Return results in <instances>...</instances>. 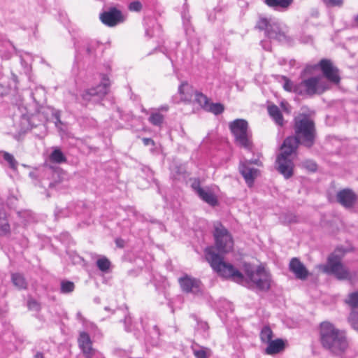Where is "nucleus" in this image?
Returning <instances> with one entry per match:
<instances>
[{
    "label": "nucleus",
    "mask_w": 358,
    "mask_h": 358,
    "mask_svg": "<svg viewBox=\"0 0 358 358\" xmlns=\"http://www.w3.org/2000/svg\"><path fill=\"white\" fill-rule=\"evenodd\" d=\"M268 346L265 350L266 355H272L282 351L285 348V343L280 338L271 341L267 343Z\"/></svg>",
    "instance_id": "obj_20"
},
{
    "label": "nucleus",
    "mask_w": 358,
    "mask_h": 358,
    "mask_svg": "<svg viewBox=\"0 0 358 358\" xmlns=\"http://www.w3.org/2000/svg\"><path fill=\"white\" fill-rule=\"evenodd\" d=\"M301 166L302 168L306 169L307 171L310 172H315L317 171L316 163L311 159H306L301 162Z\"/></svg>",
    "instance_id": "obj_34"
},
{
    "label": "nucleus",
    "mask_w": 358,
    "mask_h": 358,
    "mask_svg": "<svg viewBox=\"0 0 358 358\" xmlns=\"http://www.w3.org/2000/svg\"><path fill=\"white\" fill-rule=\"evenodd\" d=\"M143 141L145 145H154V141L149 138H144Z\"/></svg>",
    "instance_id": "obj_46"
},
{
    "label": "nucleus",
    "mask_w": 358,
    "mask_h": 358,
    "mask_svg": "<svg viewBox=\"0 0 358 358\" xmlns=\"http://www.w3.org/2000/svg\"><path fill=\"white\" fill-rule=\"evenodd\" d=\"M86 51H87L88 55H90V54L92 53V48L90 45H88L87 47Z\"/></svg>",
    "instance_id": "obj_47"
},
{
    "label": "nucleus",
    "mask_w": 358,
    "mask_h": 358,
    "mask_svg": "<svg viewBox=\"0 0 358 358\" xmlns=\"http://www.w3.org/2000/svg\"><path fill=\"white\" fill-rule=\"evenodd\" d=\"M192 188L194 191L197 194V195L200 193V190H203L204 188L201 187V182L199 179L195 178L191 184Z\"/></svg>",
    "instance_id": "obj_37"
},
{
    "label": "nucleus",
    "mask_w": 358,
    "mask_h": 358,
    "mask_svg": "<svg viewBox=\"0 0 358 358\" xmlns=\"http://www.w3.org/2000/svg\"><path fill=\"white\" fill-rule=\"evenodd\" d=\"M75 285L73 282L63 280L60 283V292L62 294H69L73 292Z\"/></svg>",
    "instance_id": "obj_27"
},
{
    "label": "nucleus",
    "mask_w": 358,
    "mask_h": 358,
    "mask_svg": "<svg viewBox=\"0 0 358 358\" xmlns=\"http://www.w3.org/2000/svg\"><path fill=\"white\" fill-rule=\"evenodd\" d=\"M35 358H43V353L38 352V353L35 355Z\"/></svg>",
    "instance_id": "obj_48"
},
{
    "label": "nucleus",
    "mask_w": 358,
    "mask_h": 358,
    "mask_svg": "<svg viewBox=\"0 0 358 358\" xmlns=\"http://www.w3.org/2000/svg\"><path fill=\"white\" fill-rule=\"evenodd\" d=\"M320 337L322 347L334 355H343L348 348L345 332L329 322L320 324Z\"/></svg>",
    "instance_id": "obj_4"
},
{
    "label": "nucleus",
    "mask_w": 358,
    "mask_h": 358,
    "mask_svg": "<svg viewBox=\"0 0 358 358\" xmlns=\"http://www.w3.org/2000/svg\"><path fill=\"white\" fill-rule=\"evenodd\" d=\"M96 266L100 271L106 272L110 268V262L103 257L96 261Z\"/></svg>",
    "instance_id": "obj_32"
},
{
    "label": "nucleus",
    "mask_w": 358,
    "mask_h": 358,
    "mask_svg": "<svg viewBox=\"0 0 358 358\" xmlns=\"http://www.w3.org/2000/svg\"><path fill=\"white\" fill-rule=\"evenodd\" d=\"M346 303L352 308L358 307V290L350 293L348 295V299L346 300Z\"/></svg>",
    "instance_id": "obj_35"
},
{
    "label": "nucleus",
    "mask_w": 358,
    "mask_h": 358,
    "mask_svg": "<svg viewBox=\"0 0 358 358\" xmlns=\"http://www.w3.org/2000/svg\"><path fill=\"white\" fill-rule=\"evenodd\" d=\"M357 195L351 189H343L340 190L336 194V200L338 203L346 208H352L356 201Z\"/></svg>",
    "instance_id": "obj_13"
},
{
    "label": "nucleus",
    "mask_w": 358,
    "mask_h": 358,
    "mask_svg": "<svg viewBox=\"0 0 358 358\" xmlns=\"http://www.w3.org/2000/svg\"><path fill=\"white\" fill-rule=\"evenodd\" d=\"M77 315H78V317H80V316H81V313H78L77 314Z\"/></svg>",
    "instance_id": "obj_52"
},
{
    "label": "nucleus",
    "mask_w": 358,
    "mask_h": 358,
    "mask_svg": "<svg viewBox=\"0 0 358 358\" xmlns=\"http://www.w3.org/2000/svg\"><path fill=\"white\" fill-rule=\"evenodd\" d=\"M10 231V225L4 212L0 210V236L6 235Z\"/></svg>",
    "instance_id": "obj_25"
},
{
    "label": "nucleus",
    "mask_w": 358,
    "mask_h": 358,
    "mask_svg": "<svg viewBox=\"0 0 358 358\" xmlns=\"http://www.w3.org/2000/svg\"><path fill=\"white\" fill-rule=\"evenodd\" d=\"M99 18L108 27H114L124 21L122 12L116 8H110L108 11L103 12Z\"/></svg>",
    "instance_id": "obj_12"
},
{
    "label": "nucleus",
    "mask_w": 358,
    "mask_h": 358,
    "mask_svg": "<svg viewBox=\"0 0 358 358\" xmlns=\"http://www.w3.org/2000/svg\"><path fill=\"white\" fill-rule=\"evenodd\" d=\"M294 136L284 140V145L297 149L299 145L312 148L316 141L317 130L315 122L306 114L301 113L294 119Z\"/></svg>",
    "instance_id": "obj_2"
},
{
    "label": "nucleus",
    "mask_w": 358,
    "mask_h": 358,
    "mask_svg": "<svg viewBox=\"0 0 358 358\" xmlns=\"http://www.w3.org/2000/svg\"><path fill=\"white\" fill-rule=\"evenodd\" d=\"M281 78L284 81L282 87L285 91L303 97L320 95L331 88V85L321 76H312L298 83L291 80L285 76Z\"/></svg>",
    "instance_id": "obj_3"
},
{
    "label": "nucleus",
    "mask_w": 358,
    "mask_h": 358,
    "mask_svg": "<svg viewBox=\"0 0 358 358\" xmlns=\"http://www.w3.org/2000/svg\"><path fill=\"white\" fill-rule=\"evenodd\" d=\"M289 269L292 272L295 277L299 280H306L309 272L303 264L296 257H293L289 262Z\"/></svg>",
    "instance_id": "obj_14"
},
{
    "label": "nucleus",
    "mask_w": 358,
    "mask_h": 358,
    "mask_svg": "<svg viewBox=\"0 0 358 358\" xmlns=\"http://www.w3.org/2000/svg\"><path fill=\"white\" fill-rule=\"evenodd\" d=\"M213 236L216 250L220 254L216 253L215 248L208 247L205 250V256L215 272L224 278H231L240 284H243L249 280L261 291L266 292L270 289L271 275L264 267L258 266L255 271L251 268H246L247 279H245L243 273L235 268L232 264L224 262L222 255L231 251L234 241L231 234L220 222L215 223Z\"/></svg>",
    "instance_id": "obj_1"
},
{
    "label": "nucleus",
    "mask_w": 358,
    "mask_h": 358,
    "mask_svg": "<svg viewBox=\"0 0 358 358\" xmlns=\"http://www.w3.org/2000/svg\"><path fill=\"white\" fill-rule=\"evenodd\" d=\"M348 321L350 324L351 327L358 332V310H353L350 312Z\"/></svg>",
    "instance_id": "obj_30"
},
{
    "label": "nucleus",
    "mask_w": 358,
    "mask_h": 358,
    "mask_svg": "<svg viewBox=\"0 0 358 358\" xmlns=\"http://www.w3.org/2000/svg\"><path fill=\"white\" fill-rule=\"evenodd\" d=\"M49 186H50V187H52V184L50 183Z\"/></svg>",
    "instance_id": "obj_54"
},
{
    "label": "nucleus",
    "mask_w": 358,
    "mask_h": 358,
    "mask_svg": "<svg viewBox=\"0 0 358 358\" xmlns=\"http://www.w3.org/2000/svg\"><path fill=\"white\" fill-rule=\"evenodd\" d=\"M124 329L127 332H131L132 331L131 328L130 327V324H131V318L129 315H127L124 317Z\"/></svg>",
    "instance_id": "obj_39"
},
{
    "label": "nucleus",
    "mask_w": 358,
    "mask_h": 358,
    "mask_svg": "<svg viewBox=\"0 0 358 358\" xmlns=\"http://www.w3.org/2000/svg\"><path fill=\"white\" fill-rule=\"evenodd\" d=\"M50 162L62 164L66 162V157L58 147L53 148V150L49 156Z\"/></svg>",
    "instance_id": "obj_23"
},
{
    "label": "nucleus",
    "mask_w": 358,
    "mask_h": 358,
    "mask_svg": "<svg viewBox=\"0 0 358 358\" xmlns=\"http://www.w3.org/2000/svg\"><path fill=\"white\" fill-rule=\"evenodd\" d=\"M195 101L199 104V106L206 110L209 104V99L208 97L202 94L201 92H195Z\"/></svg>",
    "instance_id": "obj_28"
},
{
    "label": "nucleus",
    "mask_w": 358,
    "mask_h": 358,
    "mask_svg": "<svg viewBox=\"0 0 358 358\" xmlns=\"http://www.w3.org/2000/svg\"><path fill=\"white\" fill-rule=\"evenodd\" d=\"M320 67L322 72L323 78H326V81L331 83L338 85L340 83L341 77L339 75V70L337 67L334 66L330 59H322L320 62L314 66H307L306 71H310L311 69H315Z\"/></svg>",
    "instance_id": "obj_9"
},
{
    "label": "nucleus",
    "mask_w": 358,
    "mask_h": 358,
    "mask_svg": "<svg viewBox=\"0 0 358 358\" xmlns=\"http://www.w3.org/2000/svg\"><path fill=\"white\" fill-rule=\"evenodd\" d=\"M327 5L331 6H341L343 4V0H323Z\"/></svg>",
    "instance_id": "obj_43"
},
{
    "label": "nucleus",
    "mask_w": 358,
    "mask_h": 358,
    "mask_svg": "<svg viewBox=\"0 0 358 358\" xmlns=\"http://www.w3.org/2000/svg\"><path fill=\"white\" fill-rule=\"evenodd\" d=\"M241 163H247L248 166H250L251 164H255L258 166H262V163L259 160V159H252L250 160H245L244 162H241Z\"/></svg>",
    "instance_id": "obj_44"
},
{
    "label": "nucleus",
    "mask_w": 358,
    "mask_h": 358,
    "mask_svg": "<svg viewBox=\"0 0 358 358\" xmlns=\"http://www.w3.org/2000/svg\"><path fill=\"white\" fill-rule=\"evenodd\" d=\"M296 149L284 145L281 147V152L277 156L275 164L276 169L285 179L290 178L294 174V156Z\"/></svg>",
    "instance_id": "obj_8"
},
{
    "label": "nucleus",
    "mask_w": 358,
    "mask_h": 358,
    "mask_svg": "<svg viewBox=\"0 0 358 358\" xmlns=\"http://www.w3.org/2000/svg\"><path fill=\"white\" fill-rule=\"evenodd\" d=\"M194 355L196 358H208L206 352L205 350H194Z\"/></svg>",
    "instance_id": "obj_42"
},
{
    "label": "nucleus",
    "mask_w": 358,
    "mask_h": 358,
    "mask_svg": "<svg viewBox=\"0 0 358 358\" xmlns=\"http://www.w3.org/2000/svg\"><path fill=\"white\" fill-rule=\"evenodd\" d=\"M129 8L132 11H140L142 8V4L140 1H136L129 3Z\"/></svg>",
    "instance_id": "obj_38"
},
{
    "label": "nucleus",
    "mask_w": 358,
    "mask_h": 358,
    "mask_svg": "<svg viewBox=\"0 0 358 358\" xmlns=\"http://www.w3.org/2000/svg\"><path fill=\"white\" fill-rule=\"evenodd\" d=\"M357 90H358V85H357Z\"/></svg>",
    "instance_id": "obj_56"
},
{
    "label": "nucleus",
    "mask_w": 358,
    "mask_h": 358,
    "mask_svg": "<svg viewBox=\"0 0 358 358\" xmlns=\"http://www.w3.org/2000/svg\"><path fill=\"white\" fill-rule=\"evenodd\" d=\"M198 196L204 202L207 203L211 206H215L218 203L216 196L208 188L203 189V190H200V193L198 194Z\"/></svg>",
    "instance_id": "obj_21"
},
{
    "label": "nucleus",
    "mask_w": 358,
    "mask_h": 358,
    "mask_svg": "<svg viewBox=\"0 0 358 358\" xmlns=\"http://www.w3.org/2000/svg\"><path fill=\"white\" fill-rule=\"evenodd\" d=\"M36 116H32L31 120L28 118L26 115H22L21 117V123L24 124V127L22 128V130L23 131H25L26 130L29 129V125L31 122H34Z\"/></svg>",
    "instance_id": "obj_36"
},
{
    "label": "nucleus",
    "mask_w": 358,
    "mask_h": 358,
    "mask_svg": "<svg viewBox=\"0 0 358 358\" xmlns=\"http://www.w3.org/2000/svg\"><path fill=\"white\" fill-rule=\"evenodd\" d=\"M32 123H33V122H31V124H32ZM33 127V125L30 124V125H29V127Z\"/></svg>",
    "instance_id": "obj_55"
},
{
    "label": "nucleus",
    "mask_w": 358,
    "mask_h": 358,
    "mask_svg": "<svg viewBox=\"0 0 358 358\" xmlns=\"http://www.w3.org/2000/svg\"><path fill=\"white\" fill-rule=\"evenodd\" d=\"M238 169L247 185L251 187L259 175V170L250 167L247 163H240Z\"/></svg>",
    "instance_id": "obj_15"
},
{
    "label": "nucleus",
    "mask_w": 358,
    "mask_h": 358,
    "mask_svg": "<svg viewBox=\"0 0 358 358\" xmlns=\"http://www.w3.org/2000/svg\"><path fill=\"white\" fill-rule=\"evenodd\" d=\"M105 310H109L108 307H105Z\"/></svg>",
    "instance_id": "obj_53"
},
{
    "label": "nucleus",
    "mask_w": 358,
    "mask_h": 358,
    "mask_svg": "<svg viewBox=\"0 0 358 358\" xmlns=\"http://www.w3.org/2000/svg\"><path fill=\"white\" fill-rule=\"evenodd\" d=\"M178 282L182 292L199 294L201 293V282L196 278L185 275L178 279Z\"/></svg>",
    "instance_id": "obj_11"
},
{
    "label": "nucleus",
    "mask_w": 358,
    "mask_h": 358,
    "mask_svg": "<svg viewBox=\"0 0 358 358\" xmlns=\"http://www.w3.org/2000/svg\"><path fill=\"white\" fill-rule=\"evenodd\" d=\"M78 345L86 358H91L93 355L92 341L89 334L86 332H81L78 339Z\"/></svg>",
    "instance_id": "obj_16"
},
{
    "label": "nucleus",
    "mask_w": 358,
    "mask_h": 358,
    "mask_svg": "<svg viewBox=\"0 0 358 358\" xmlns=\"http://www.w3.org/2000/svg\"><path fill=\"white\" fill-rule=\"evenodd\" d=\"M229 127L234 136L235 143L241 148L251 150L253 144L248 131V122L243 119H236L231 122Z\"/></svg>",
    "instance_id": "obj_7"
},
{
    "label": "nucleus",
    "mask_w": 358,
    "mask_h": 358,
    "mask_svg": "<svg viewBox=\"0 0 358 358\" xmlns=\"http://www.w3.org/2000/svg\"><path fill=\"white\" fill-rule=\"evenodd\" d=\"M264 2L275 10L285 11L292 5L293 0H264Z\"/></svg>",
    "instance_id": "obj_18"
},
{
    "label": "nucleus",
    "mask_w": 358,
    "mask_h": 358,
    "mask_svg": "<svg viewBox=\"0 0 358 358\" xmlns=\"http://www.w3.org/2000/svg\"><path fill=\"white\" fill-rule=\"evenodd\" d=\"M69 241H71V240L69 239ZM63 243H64L69 244V243H71V241H67V242H63Z\"/></svg>",
    "instance_id": "obj_51"
},
{
    "label": "nucleus",
    "mask_w": 358,
    "mask_h": 358,
    "mask_svg": "<svg viewBox=\"0 0 358 358\" xmlns=\"http://www.w3.org/2000/svg\"><path fill=\"white\" fill-rule=\"evenodd\" d=\"M115 243H116V245L120 248H124V241L122 238H117L115 240Z\"/></svg>",
    "instance_id": "obj_45"
},
{
    "label": "nucleus",
    "mask_w": 358,
    "mask_h": 358,
    "mask_svg": "<svg viewBox=\"0 0 358 358\" xmlns=\"http://www.w3.org/2000/svg\"><path fill=\"white\" fill-rule=\"evenodd\" d=\"M273 331L268 326L264 327L260 333V338L263 343H268L272 341Z\"/></svg>",
    "instance_id": "obj_31"
},
{
    "label": "nucleus",
    "mask_w": 358,
    "mask_h": 358,
    "mask_svg": "<svg viewBox=\"0 0 358 358\" xmlns=\"http://www.w3.org/2000/svg\"><path fill=\"white\" fill-rule=\"evenodd\" d=\"M195 90L187 82H182L178 87V93L180 96V99L183 101H190L195 94Z\"/></svg>",
    "instance_id": "obj_17"
},
{
    "label": "nucleus",
    "mask_w": 358,
    "mask_h": 358,
    "mask_svg": "<svg viewBox=\"0 0 358 358\" xmlns=\"http://www.w3.org/2000/svg\"><path fill=\"white\" fill-rule=\"evenodd\" d=\"M164 121V115L159 113H154L149 117V122L155 126H160Z\"/></svg>",
    "instance_id": "obj_33"
},
{
    "label": "nucleus",
    "mask_w": 358,
    "mask_h": 358,
    "mask_svg": "<svg viewBox=\"0 0 358 358\" xmlns=\"http://www.w3.org/2000/svg\"><path fill=\"white\" fill-rule=\"evenodd\" d=\"M224 105L220 103H212L208 105L206 111L210 112L216 115H220L224 112Z\"/></svg>",
    "instance_id": "obj_29"
},
{
    "label": "nucleus",
    "mask_w": 358,
    "mask_h": 358,
    "mask_svg": "<svg viewBox=\"0 0 358 358\" xmlns=\"http://www.w3.org/2000/svg\"><path fill=\"white\" fill-rule=\"evenodd\" d=\"M296 221H297L296 217L292 213L286 214L284 216V222L286 223L290 224V223L296 222Z\"/></svg>",
    "instance_id": "obj_40"
},
{
    "label": "nucleus",
    "mask_w": 358,
    "mask_h": 358,
    "mask_svg": "<svg viewBox=\"0 0 358 358\" xmlns=\"http://www.w3.org/2000/svg\"><path fill=\"white\" fill-rule=\"evenodd\" d=\"M350 250L343 247H338L329 256L324 271L328 274H332L338 280H347L350 278V273L347 267L342 263V259L345 254Z\"/></svg>",
    "instance_id": "obj_5"
},
{
    "label": "nucleus",
    "mask_w": 358,
    "mask_h": 358,
    "mask_svg": "<svg viewBox=\"0 0 358 358\" xmlns=\"http://www.w3.org/2000/svg\"><path fill=\"white\" fill-rule=\"evenodd\" d=\"M64 236V237H65V238H68V239H69V235H68V234H64V236Z\"/></svg>",
    "instance_id": "obj_50"
},
{
    "label": "nucleus",
    "mask_w": 358,
    "mask_h": 358,
    "mask_svg": "<svg viewBox=\"0 0 358 358\" xmlns=\"http://www.w3.org/2000/svg\"><path fill=\"white\" fill-rule=\"evenodd\" d=\"M268 112L269 115L273 119L276 124L280 126L283 124V116L279 108L275 105H272L268 107Z\"/></svg>",
    "instance_id": "obj_22"
},
{
    "label": "nucleus",
    "mask_w": 358,
    "mask_h": 358,
    "mask_svg": "<svg viewBox=\"0 0 358 358\" xmlns=\"http://www.w3.org/2000/svg\"><path fill=\"white\" fill-rule=\"evenodd\" d=\"M28 308L30 310L37 311L40 309V306L36 301L31 299L28 301Z\"/></svg>",
    "instance_id": "obj_41"
},
{
    "label": "nucleus",
    "mask_w": 358,
    "mask_h": 358,
    "mask_svg": "<svg viewBox=\"0 0 358 358\" xmlns=\"http://www.w3.org/2000/svg\"><path fill=\"white\" fill-rule=\"evenodd\" d=\"M12 282L13 285L19 289H26L27 283L22 275L20 273L12 274Z\"/></svg>",
    "instance_id": "obj_24"
},
{
    "label": "nucleus",
    "mask_w": 358,
    "mask_h": 358,
    "mask_svg": "<svg viewBox=\"0 0 358 358\" xmlns=\"http://www.w3.org/2000/svg\"><path fill=\"white\" fill-rule=\"evenodd\" d=\"M3 159L8 164L9 167L13 170L17 169V162L15 160L14 156L9 152L2 151L0 152Z\"/></svg>",
    "instance_id": "obj_26"
},
{
    "label": "nucleus",
    "mask_w": 358,
    "mask_h": 358,
    "mask_svg": "<svg viewBox=\"0 0 358 358\" xmlns=\"http://www.w3.org/2000/svg\"><path fill=\"white\" fill-rule=\"evenodd\" d=\"M109 86V78L106 76H103L101 84L86 90L83 94V98L88 101H99L107 94Z\"/></svg>",
    "instance_id": "obj_10"
},
{
    "label": "nucleus",
    "mask_w": 358,
    "mask_h": 358,
    "mask_svg": "<svg viewBox=\"0 0 358 358\" xmlns=\"http://www.w3.org/2000/svg\"><path fill=\"white\" fill-rule=\"evenodd\" d=\"M29 176L31 177V178H35L36 177V174L34 172H31L29 173Z\"/></svg>",
    "instance_id": "obj_49"
},
{
    "label": "nucleus",
    "mask_w": 358,
    "mask_h": 358,
    "mask_svg": "<svg viewBox=\"0 0 358 358\" xmlns=\"http://www.w3.org/2000/svg\"><path fill=\"white\" fill-rule=\"evenodd\" d=\"M256 27L259 30H265L266 36L279 42L289 41L287 27L272 19L260 17L257 22Z\"/></svg>",
    "instance_id": "obj_6"
},
{
    "label": "nucleus",
    "mask_w": 358,
    "mask_h": 358,
    "mask_svg": "<svg viewBox=\"0 0 358 358\" xmlns=\"http://www.w3.org/2000/svg\"><path fill=\"white\" fill-rule=\"evenodd\" d=\"M48 110L50 114V120L54 122L55 127L59 130V131L65 133L66 132V125L61 120V111L59 110H57L52 107H48Z\"/></svg>",
    "instance_id": "obj_19"
}]
</instances>
